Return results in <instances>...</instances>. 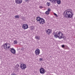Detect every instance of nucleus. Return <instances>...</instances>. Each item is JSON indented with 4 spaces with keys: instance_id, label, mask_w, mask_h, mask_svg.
I'll return each mask as SVG.
<instances>
[{
    "instance_id": "1",
    "label": "nucleus",
    "mask_w": 75,
    "mask_h": 75,
    "mask_svg": "<svg viewBox=\"0 0 75 75\" xmlns=\"http://www.w3.org/2000/svg\"><path fill=\"white\" fill-rule=\"evenodd\" d=\"M65 11H64L63 13V15L64 17H66L67 18H71L73 17L74 14L72 13V12L70 11H68L66 12L65 14Z\"/></svg>"
},
{
    "instance_id": "2",
    "label": "nucleus",
    "mask_w": 75,
    "mask_h": 75,
    "mask_svg": "<svg viewBox=\"0 0 75 75\" xmlns=\"http://www.w3.org/2000/svg\"><path fill=\"white\" fill-rule=\"evenodd\" d=\"M58 32H57L55 33V34L54 35V37L56 38H58L59 39H61L62 38H64V37L65 36L64 35V34L61 31H59L58 33H57Z\"/></svg>"
},
{
    "instance_id": "3",
    "label": "nucleus",
    "mask_w": 75,
    "mask_h": 75,
    "mask_svg": "<svg viewBox=\"0 0 75 75\" xmlns=\"http://www.w3.org/2000/svg\"><path fill=\"white\" fill-rule=\"evenodd\" d=\"M36 20H37L38 21H39L40 24H43L45 23V21L43 18H41L40 16L37 17Z\"/></svg>"
},
{
    "instance_id": "4",
    "label": "nucleus",
    "mask_w": 75,
    "mask_h": 75,
    "mask_svg": "<svg viewBox=\"0 0 75 75\" xmlns=\"http://www.w3.org/2000/svg\"><path fill=\"white\" fill-rule=\"evenodd\" d=\"M46 71H45V69L43 68H41L40 69V73L41 74H44Z\"/></svg>"
},
{
    "instance_id": "5",
    "label": "nucleus",
    "mask_w": 75,
    "mask_h": 75,
    "mask_svg": "<svg viewBox=\"0 0 75 75\" xmlns=\"http://www.w3.org/2000/svg\"><path fill=\"white\" fill-rule=\"evenodd\" d=\"M20 67L22 69H25L26 68V65L24 64H21Z\"/></svg>"
},
{
    "instance_id": "6",
    "label": "nucleus",
    "mask_w": 75,
    "mask_h": 75,
    "mask_svg": "<svg viewBox=\"0 0 75 75\" xmlns=\"http://www.w3.org/2000/svg\"><path fill=\"white\" fill-rule=\"evenodd\" d=\"M22 28H23L24 30H26L28 28V25L27 24H24L22 26Z\"/></svg>"
},
{
    "instance_id": "7",
    "label": "nucleus",
    "mask_w": 75,
    "mask_h": 75,
    "mask_svg": "<svg viewBox=\"0 0 75 75\" xmlns=\"http://www.w3.org/2000/svg\"><path fill=\"white\" fill-rule=\"evenodd\" d=\"M10 52H11L13 54H16V50L13 48H11Z\"/></svg>"
},
{
    "instance_id": "8",
    "label": "nucleus",
    "mask_w": 75,
    "mask_h": 75,
    "mask_svg": "<svg viewBox=\"0 0 75 75\" xmlns=\"http://www.w3.org/2000/svg\"><path fill=\"white\" fill-rule=\"evenodd\" d=\"M35 53L36 55H39L40 54V50L38 49H36L35 51Z\"/></svg>"
},
{
    "instance_id": "9",
    "label": "nucleus",
    "mask_w": 75,
    "mask_h": 75,
    "mask_svg": "<svg viewBox=\"0 0 75 75\" xmlns=\"http://www.w3.org/2000/svg\"><path fill=\"white\" fill-rule=\"evenodd\" d=\"M45 31L47 34H48V35H50V33L52 32V30H50V29H48L47 30H46Z\"/></svg>"
},
{
    "instance_id": "10",
    "label": "nucleus",
    "mask_w": 75,
    "mask_h": 75,
    "mask_svg": "<svg viewBox=\"0 0 75 75\" xmlns=\"http://www.w3.org/2000/svg\"><path fill=\"white\" fill-rule=\"evenodd\" d=\"M22 2V0H15L16 3L17 4H21Z\"/></svg>"
},
{
    "instance_id": "11",
    "label": "nucleus",
    "mask_w": 75,
    "mask_h": 75,
    "mask_svg": "<svg viewBox=\"0 0 75 75\" xmlns=\"http://www.w3.org/2000/svg\"><path fill=\"white\" fill-rule=\"evenodd\" d=\"M5 45H6V48H7V43H5L2 46V47H3L4 49H6V47H5Z\"/></svg>"
},
{
    "instance_id": "12",
    "label": "nucleus",
    "mask_w": 75,
    "mask_h": 75,
    "mask_svg": "<svg viewBox=\"0 0 75 75\" xmlns=\"http://www.w3.org/2000/svg\"><path fill=\"white\" fill-rule=\"evenodd\" d=\"M57 2L58 4H61V1L60 0H56V3Z\"/></svg>"
},
{
    "instance_id": "13",
    "label": "nucleus",
    "mask_w": 75,
    "mask_h": 75,
    "mask_svg": "<svg viewBox=\"0 0 75 75\" xmlns=\"http://www.w3.org/2000/svg\"><path fill=\"white\" fill-rule=\"evenodd\" d=\"M52 3H54L55 4L57 3V0H52Z\"/></svg>"
},
{
    "instance_id": "14",
    "label": "nucleus",
    "mask_w": 75,
    "mask_h": 75,
    "mask_svg": "<svg viewBox=\"0 0 75 75\" xmlns=\"http://www.w3.org/2000/svg\"><path fill=\"white\" fill-rule=\"evenodd\" d=\"M35 39H37V40H40V37L36 36L35 37Z\"/></svg>"
},
{
    "instance_id": "15",
    "label": "nucleus",
    "mask_w": 75,
    "mask_h": 75,
    "mask_svg": "<svg viewBox=\"0 0 75 75\" xmlns=\"http://www.w3.org/2000/svg\"><path fill=\"white\" fill-rule=\"evenodd\" d=\"M15 17L16 18H19L20 17L19 15H16L15 16Z\"/></svg>"
},
{
    "instance_id": "16",
    "label": "nucleus",
    "mask_w": 75,
    "mask_h": 75,
    "mask_svg": "<svg viewBox=\"0 0 75 75\" xmlns=\"http://www.w3.org/2000/svg\"><path fill=\"white\" fill-rule=\"evenodd\" d=\"M46 14H47V15H48L49 14H50V12L47 11L45 12Z\"/></svg>"
},
{
    "instance_id": "17",
    "label": "nucleus",
    "mask_w": 75,
    "mask_h": 75,
    "mask_svg": "<svg viewBox=\"0 0 75 75\" xmlns=\"http://www.w3.org/2000/svg\"><path fill=\"white\" fill-rule=\"evenodd\" d=\"M47 5L48 6H50V5H51L50 2L48 3V2H47Z\"/></svg>"
},
{
    "instance_id": "18",
    "label": "nucleus",
    "mask_w": 75,
    "mask_h": 75,
    "mask_svg": "<svg viewBox=\"0 0 75 75\" xmlns=\"http://www.w3.org/2000/svg\"><path fill=\"white\" fill-rule=\"evenodd\" d=\"M65 47H67L66 45H62V48H65Z\"/></svg>"
},
{
    "instance_id": "19",
    "label": "nucleus",
    "mask_w": 75,
    "mask_h": 75,
    "mask_svg": "<svg viewBox=\"0 0 75 75\" xmlns=\"http://www.w3.org/2000/svg\"><path fill=\"white\" fill-rule=\"evenodd\" d=\"M19 64H17L16 65V67L17 68H18V69H18V67H19Z\"/></svg>"
},
{
    "instance_id": "20",
    "label": "nucleus",
    "mask_w": 75,
    "mask_h": 75,
    "mask_svg": "<svg viewBox=\"0 0 75 75\" xmlns=\"http://www.w3.org/2000/svg\"><path fill=\"white\" fill-rule=\"evenodd\" d=\"M13 44H17V40H15L14 41Z\"/></svg>"
},
{
    "instance_id": "21",
    "label": "nucleus",
    "mask_w": 75,
    "mask_h": 75,
    "mask_svg": "<svg viewBox=\"0 0 75 75\" xmlns=\"http://www.w3.org/2000/svg\"><path fill=\"white\" fill-rule=\"evenodd\" d=\"M34 27L33 26H32L30 28V30H34Z\"/></svg>"
},
{
    "instance_id": "22",
    "label": "nucleus",
    "mask_w": 75,
    "mask_h": 75,
    "mask_svg": "<svg viewBox=\"0 0 75 75\" xmlns=\"http://www.w3.org/2000/svg\"><path fill=\"white\" fill-rule=\"evenodd\" d=\"M54 16H55L56 17H58V16L57 15V14L54 13Z\"/></svg>"
},
{
    "instance_id": "23",
    "label": "nucleus",
    "mask_w": 75,
    "mask_h": 75,
    "mask_svg": "<svg viewBox=\"0 0 75 75\" xmlns=\"http://www.w3.org/2000/svg\"><path fill=\"white\" fill-rule=\"evenodd\" d=\"M47 11H49V12H50V11H51V9H50V8H48L47 9Z\"/></svg>"
},
{
    "instance_id": "24",
    "label": "nucleus",
    "mask_w": 75,
    "mask_h": 75,
    "mask_svg": "<svg viewBox=\"0 0 75 75\" xmlns=\"http://www.w3.org/2000/svg\"><path fill=\"white\" fill-rule=\"evenodd\" d=\"M10 47V46H8V47H7V48H6V50H8V48H9Z\"/></svg>"
},
{
    "instance_id": "25",
    "label": "nucleus",
    "mask_w": 75,
    "mask_h": 75,
    "mask_svg": "<svg viewBox=\"0 0 75 75\" xmlns=\"http://www.w3.org/2000/svg\"><path fill=\"white\" fill-rule=\"evenodd\" d=\"M11 75H17V74L14 73H13L11 74Z\"/></svg>"
},
{
    "instance_id": "26",
    "label": "nucleus",
    "mask_w": 75,
    "mask_h": 75,
    "mask_svg": "<svg viewBox=\"0 0 75 75\" xmlns=\"http://www.w3.org/2000/svg\"><path fill=\"white\" fill-rule=\"evenodd\" d=\"M42 58H40L39 59L40 61H42Z\"/></svg>"
},
{
    "instance_id": "27",
    "label": "nucleus",
    "mask_w": 75,
    "mask_h": 75,
    "mask_svg": "<svg viewBox=\"0 0 75 75\" xmlns=\"http://www.w3.org/2000/svg\"><path fill=\"white\" fill-rule=\"evenodd\" d=\"M40 8H43V7L41 6H40Z\"/></svg>"
},
{
    "instance_id": "28",
    "label": "nucleus",
    "mask_w": 75,
    "mask_h": 75,
    "mask_svg": "<svg viewBox=\"0 0 75 75\" xmlns=\"http://www.w3.org/2000/svg\"><path fill=\"white\" fill-rule=\"evenodd\" d=\"M21 50H22V51H23L24 50V49H23V48L21 49Z\"/></svg>"
},
{
    "instance_id": "29",
    "label": "nucleus",
    "mask_w": 75,
    "mask_h": 75,
    "mask_svg": "<svg viewBox=\"0 0 75 75\" xmlns=\"http://www.w3.org/2000/svg\"><path fill=\"white\" fill-rule=\"evenodd\" d=\"M28 0H25V1L26 2H27V1H28Z\"/></svg>"
},
{
    "instance_id": "30",
    "label": "nucleus",
    "mask_w": 75,
    "mask_h": 75,
    "mask_svg": "<svg viewBox=\"0 0 75 75\" xmlns=\"http://www.w3.org/2000/svg\"><path fill=\"white\" fill-rule=\"evenodd\" d=\"M52 0H49V1H51V2H52Z\"/></svg>"
},
{
    "instance_id": "31",
    "label": "nucleus",
    "mask_w": 75,
    "mask_h": 75,
    "mask_svg": "<svg viewBox=\"0 0 75 75\" xmlns=\"http://www.w3.org/2000/svg\"><path fill=\"white\" fill-rule=\"evenodd\" d=\"M53 34L54 35L55 34V32H53Z\"/></svg>"
},
{
    "instance_id": "32",
    "label": "nucleus",
    "mask_w": 75,
    "mask_h": 75,
    "mask_svg": "<svg viewBox=\"0 0 75 75\" xmlns=\"http://www.w3.org/2000/svg\"><path fill=\"white\" fill-rule=\"evenodd\" d=\"M8 44H9V45H10V43H8Z\"/></svg>"
},
{
    "instance_id": "33",
    "label": "nucleus",
    "mask_w": 75,
    "mask_h": 75,
    "mask_svg": "<svg viewBox=\"0 0 75 75\" xmlns=\"http://www.w3.org/2000/svg\"><path fill=\"white\" fill-rule=\"evenodd\" d=\"M50 58H51L52 56H50Z\"/></svg>"
}]
</instances>
